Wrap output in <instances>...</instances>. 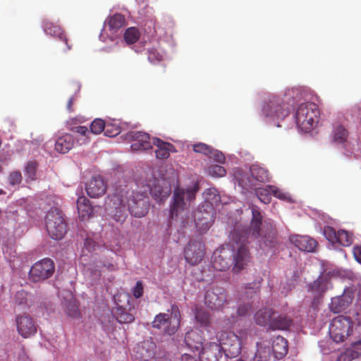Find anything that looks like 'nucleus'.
Returning a JSON list of instances; mask_svg holds the SVG:
<instances>
[{"mask_svg":"<svg viewBox=\"0 0 361 361\" xmlns=\"http://www.w3.org/2000/svg\"><path fill=\"white\" fill-rule=\"evenodd\" d=\"M114 204L121 205L126 202L130 214L135 217H143L149 211V203L147 192H135L128 185L116 186L111 196Z\"/></svg>","mask_w":361,"mask_h":361,"instance_id":"nucleus-1","label":"nucleus"},{"mask_svg":"<svg viewBox=\"0 0 361 361\" xmlns=\"http://www.w3.org/2000/svg\"><path fill=\"white\" fill-rule=\"evenodd\" d=\"M199 190L197 183L185 190L176 187L173 193L172 202L170 206V219L172 220H180V222H185L189 216L188 211L185 201V196L188 202L195 199L196 193Z\"/></svg>","mask_w":361,"mask_h":361,"instance_id":"nucleus-2","label":"nucleus"},{"mask_svg":"<svg viewBox=\"0 0 361 361\" xmlns=\"http://www.w3.org/2000/svg\"><path fill=\"white\" fill-rule=\"evenodd\" d=\"M250 178L247 174L243 173L242 169H238L234 172V178L243 190H248L254 188L255 183L254 181L265 183L269 180L268 171L257 164H253L250 168Z\"/></svg>","mask_w":361,"mask_h":361,"instance_id":"nucleus-3","label":"nucleus"},{"mask_svg":"<svg viewBox=\"0 0 361 361\" xmlns=\"http://www.w3.org/2000/svg\"><path fill=\"white\" fill-rule=\"evenodd\" d=\"M319 115L317 106L312 102L301 104L295 113V122L303 132H310L313 128Z\"/></svg>","mask_w":361,"mask_h":361,"instance_id":"nucleus-4","label":"nucleus"},{"mask_svg":"<svg viewBox=\"0 0 361 361\" xmlns=\"http://www.w3.org/2000/svg\"><path fill=\"white\" fill-rule=\"evenodd\" d=\"M170 311V315L166 313L157 314L152 322V326L166 334L173 335L177 331L181 318L179 308L176 305H172Z\"/></svg>","mask_w":361,"mask_h":361,"instance_id":"nucleus-5","label":"nucleus"},{"mask_svg":"<svg viewBox=\"0 0 361 361\" xmlns=\"http://www.w3.org/2000/svg\"><path fill=\"white\" fill-rule=\"evenodd\" d=\"M262 113L266 117L277 122V127H280L279 122L289 115L290 107L281 97L271 96L263 106Z\"/></svg>","mask_w":361,"mask_h":361,"instance_id":"nucleus-6","label":"nucleus"},{"mask_svg":"<svg viewBox=\"0 0 361 361\" xmlns=\"http://www.w3.org/2000/svg\"><path fill=\"white\" fill-rule=\"evenodd\" d=\"M46 228L49 236L56 240L62 239L66 233L67 225L57 208H51L46 216Z\"/></svg>","mask_w":361,"mask_h":361,"instance_id":"nucleus-7","label":"nucleus"},{"mask_svg":"<svg viewBox=\"0 0 361 361\" xmlns=\"http://www.w3.org/2000/svg\"><path fill=\"white\" fill-rule=\"evenodd\" d=\"M218 344L228 358L237 357L241 352L242 341L239 336L233 332L219 331L216 334Z\"/></svg>","mask_w":361,"mask_h":361,"instance_id":"nucleus-8","label":"nucleus"},{"mask_svg":"<svg viewBox=\"0 0 361 361\" xmlns=\"http://www.w3.org/2000/svg\"><path fill=\"white\" fill-rule=\"evenodd\" d=\"M353 322L350 317L339 315L329 326V334L336 343L343 342L353 332Z\"/></svg>","mask_w":361,"mask_h":361,"instance_id":"nucleus-9","label":"nucleus"},{"mask_svg":"<svg viewBox=\"0 0 361 361\" xmlns=\"http://www.w3.org/2000/svg\"><path fill=\"white\" fill-rule=\"evenodd\" d=\"M54 271V261L49 258H44L32 266L28 274L29 279L34 283L42 281L50 278Z\"/></svg>","mask_w":361,"mask_h":361,"instance_id":"nucleus-10","label":"nucleus"},{"mask_svg":"<svg viewBox=\"0 0 361 361\" xmlns=\"http://www.w3.org/2000/svg\"><path fill=\"white\" fill-rule=\"evenodd\" d=\"M215 219V209L212 205L203 204L194 213L196 228L204 233L211 227Z\"/></svg>","mask_w":361,"mask_h":361,"instance_id":"nucleus-11","label":"nucleus"},{"mask_svg":"<svg viewBox=\"0 0 361 361\" xmlns=\"http://www.w3.org/2000/svg\"><path fill=\"white\" fill-rule=\"evenodd\" d=\"M233 250L230 245H222L212 255V264L216 271H224L232 266Z\"/></svg>","mask_w":361,"mask_h":361,"instance_id":"nucleus-12","label":"nucleus"},{"mask_svg":"<svg viewBox=\"0 0 361 361\" xmlns=\"http://www.w3.org/2000/svg\"><path fill=\"white\" fill-rule=\"evenodd\" d=\"M15 323L18 334L24 338L35 335L37 331V325L34 319L26 313L17 314Z\"/></svg>","mask_w":361,"mask_h":361,"instance_id":"nucleus-13","label":"nucleus"},{"mask_svg":"<svg viewBox=\"0 0 361 361\" xmlns=\"http://www.w3.org/2000/svg\"><path fill=\"white\" fill-rule=\"evenodd\" d=\"M226 301V291L224 288L213 286L206 291L204 303L211 310H220Z\"/></svg>","mask_w":361,"mask_h":361,"instance_id":"nucleus-14","label":"nucleus"},{"mask_svg":"<svg viewBox=\"0 0 361 361\" xmlns=\"http://www.w3.org/2000/svg\"><path fill=\"white\" fill-rule=\"evenodd\" d=\"M204 254V244L200 240H190L184 251L186 262L192 265L200 263Z\"/></svg>","mask_w":361,"mask_h":361,"instance_id":"nucleus-15","label":"nucleus"},{"mask_svg":"<svg viewBox=\"0 0 361 361\" xmlns=\"http://www.w3.org/2000/svg\"><path fill=\"white\" fill-rule=\"evenodd\" d=\"M237 248L233 245V257H232V271L235 274H238L246 268L250 261V253L245 245H238L236 243Z\"/></svg>","mask_w":361,"mask_h":361,"instance_id":"nucleus-16","label":"nucleus"},{"mask_svg":"<svg viewBox=\"0 0 361 361\" xmlns=\"http://www.w3.org/2000/svg\"><path fill=\"white\" fill-rule=\"evenodd\" d=\"M126 139L130 141L133 151H145L152 148L149 135L141 131H131L126 134Z\"/></svg>","mask_w":361,"mask_h":361,"instance_id":"nucleus-17","label":"nucleus"},{"mask_svg":"<svg viewBox=\"0 0 361 361\" xmlns=\"http://www.w3.org/2000/svg\"><path fill=\"white\" fill-rule=\"evenodd\" d=\"M106 188V183L100 176L92 177L85 186L87 194L92 198H98L104 195Z\"/></svg>","mask_w":361,"mask_h":361,"instance_id":"nucleus-18","label":"nucleus"},{"mask_svg":"<svg viewBox=\"0 0 361 361\" xmlns=\"http://www.w3.org/2000/svg\"><path fill=\"white\" fill-rule=\"evenodd\" d=\"M43 28L46 34L58 38L61 42H64L66 46L63 49L64 51H68L71 49V45L68 44V39L66 35L59 25L54 24L49 20H44L43 23Z\"/></svg>","mask_w":361,"mask_h":361,"instance_id":"nucleus-19","label":"nucleus"},{"mask_svg":"<svg viewBox=\"0 0 361 361\" xmlns=\"http://www.w3.org/2000/svg\"><path fill=\"white\" fill-rule=\"evenodd\" d=\"M253 189L255 190V195L258 199L264 204L270 203L271 200V195L279 199L285 198V194L274 185H268L264 188H258L255 186Z\"/></svg>","mask_w":361,"mask_h":361,"instance_id":"nucleus-20","label":"nucleus"},{"mask_svg":"<svg viewBox=\"0 0 361 361\" xmlns=\"http://www.w3.org/2000/svg\"><path fill=\"white\" fill-rule=\"evenodd\" d=\"M201 361H219L222 356L221 348L216 342H209L199 353Z\"/></svg>","mask_w":361,"mask_h":361,"instance_id":"nucleus-21","label":"nucleus"},{"mask_svg":"<svg viewBox=\"0 0 361 361\" xmlns=\"http://www.w3.org/2000/svg\"><path fill=\"white\" fill-rule=\"evenodd\" d=\"M290 240V242L300 250L305 252H313L317 245V242L316 240L306 235H292Z\"/></svg>","mask_w":361,"mask_h":361,"instance_id":"nucleus-22","label":"nucleus"},{"mask_svg":"<svg viewBox=\"0 0 361 361\" xmlns=\"http://www.w3.org/2000/svg\"><path fill=\"white\" fill-rule=\"evenodd\" d=\"M329 280L326 278L319 276L317 280L310 284L309 290L314 294L312 305L319 303V300L323 296L328 289Z\"/></svg>","mask_w":361,"mask_h":361,"instance_id":"nucleus-23","label":"nucleus"},{"mask_svg":"<svg viewBox=\"0 0 361 361\" xmlns=\"http://www.w3.org/2000/svg\"><path fill=\"white\" fill-rule=\"evenodd\" d=\"M277 243L276 231L269 225L261 236L260 247L264 251H269L275 248Z\"/></svg>","mask_w":361,"mask_h":361,"instance_id":"nucleus-24","label":"nucleus"},{"mask_svg":"<svg viewBox=\"0 0 361 361\" xmlns=\"http://www.w3.org/2000/svg\"><path fill=\"white\" fill-rule=\"evenodd\" d=\"M152 144L157 147L155 154L157 159H167L169 157L171 152H176L174 145L169 142H164L158 137L152 138Z\"/></svg>","mask_w":361,"mask_h":361,"instance_id":"nucleus-25","label":"nucleus"},{"mask_svg":"<svg viewBox=\"0 0 361 361\" xmlns=\"http://www.w3.org/2000/svg\"><path fill=\"white\" fill-rule=\"evenodd\" d=\"M203 338L200 332L196 330H190L185 334V343L192 351L200 352L203 343Z\"/></svg>","mask_w":361,"mask_h":361,"instance_id":"nucleus-26","label":"nucleus"},{"mask_svg":"<svg viewBox=\"0 0 361 361\" xmlns=\"http://www.w3.org/2000/svg\"><path fill=\"white\" fill-rule=\"evenodd\" d=\"M353 297L350 294L344 293L331 299L330 308L334 313H339L348 307L352 303Z\"/></svg>","mask_w":361,"mask_h":361,"instance_id":"nucleus-27","label":"nucleus"},{"mask_svg":"<svg viewBox=\"0 0 361 361\" xmlns=\"http://www.w3.org/2000/svg\"><path fill=\"white\" fill-rule=\"evenodd\" d=\"M77 209L79 218L82 221L90 219L93 214V207L90 200L85 196H80L77 200Z\"/></svg>","mask_w":361,"mask_h":361,"instance_id":"nucleus-28","label":"nucleus"},{"mask_svg":"<svg viewBox=\"0 0 361 361\" xmlns=\"http://www.w3.org/2000/svg\"><path fill=\"white\" fill-rule=\"evenodd\" d=\"M292 324V319L285 314L276 315L274 311L272 319L270 322V329L273 330H286Z\"/></svg>","mask_w":361,"mask_h":361,"instance_id":"nucleus-29","label":"nucleus"},{"mask_svg":"<svg viewBox=\"0 0 361 361\" xmlns=\"http://www.w3.org/2000/svg\"><path fill=\"white\" fill-rule=\"evenodd\" d=\"M74 145V138L71 134H65L59 137L55 143V149L61 154L69 152Z\"/></svg>","mask_w":361,"mask_h":361,"instance_id":"nucleus-30","label":"nucleus"},{"mask_svg":"<svg viewBox=\"0 0 361 361\" xmlns=\"http://www.w3.org/2000/svg\"><path fill=\"white\" fill-rule=\"evenodd\" d=\"M288 350V342L283 337L279 336L273 340L272 352L276 358H282L287 354Z\"/></svg>","mask_w":361,"mask_h":361,"instance_id":"nucleus-31","label":"nucleus"},{"mask_svg":"<svg viewBox=\"0 0 361 361\" xmlns=\"http://www.w3.org/2000/svg\"><path fill=\"white\" fill-rule=\"evenodd\" d=\"M274 310L271 308H262L254 315L255 323L262 326L267 325L270 328V322L272 319Z\"/></svg>","mask_w":361,"mask_h":361,"instance_id":"nucleus-32","label":"nucleus"},{"mask_svg":"<svg viewBox=\"0 0 361 361\" xmlns=\"http://www.w3.org/2000/svg\"><path fill=\"white\" fill-rule=\"evenodd\" d=\"M252 218L250 223V230L252 231V235L255 238L259 237L261 225L262 221V216L259 209L252 205Z\"/></svg>","mask_w":361,"mask_h":361,"instance_id":"nucleus-33","label":"nucleus"},{"mask_svg":"<svg viewBox=\"0 0 361 361\" xmlns=\"http://www.w3.org/2000/svg\"><path fill=\"white\" fill-rule=\"evenodd\" d=\"M271 357V349L269 343L260 342L257 343V351L252 361H269Z\"/></svg>","mask_w":361,"mask_h":361,"instance_id":"nucleus-34","label":"nucleus"},{"mask_svg":"<svg viewBox=\"0 0 361 361\" xmlns=\"http://www.w3.org/2000/svg\"><path fill=\"white\" fill-rule=\"evenodd\" d=\"M348 132L344 126L338 124L335 126L331 132L332 142L341 145L344 144L348 139Z\"/></svg>","mask_w":361,"mask_h":361,"instance_id":"nucleus-35","label":"nucleus"},{"mask_svg":"<svg viewBox=\"0 0 361 361\" xmlns=\"http://www.w3.org/2000/svg\"><path fill=\"white\" fill-rule=\"evenodd\" d=\"M126 19L124 16L120 13H116L109 17L107 26L109 30L114 33L125 25Z\"/></svg>","mask_w":361,"mask_h":361,"instance_id":"nucleus-36","label":"nucleus"},{"mask_svg":"<svg viewBox=\"0 0 361 361\" xmlns=\"http://www.w3.org/2000/svg\"><path fill=\"white\" fill-rule=\"evenodd\" d=\"M13 302L16 306L26 309L30 306V295L27 291L20 290L14 295Z\"/></svg>","mask_w":361,"mask_h":361,"instance_id":"nucleus-37","label":"nucleus"},{"mask_svg":"<svg viewBox=\"0 0 361 361\" xmlns=\"http://www.w3.org/2000/svg\"><path fill=\"white\" fill-rule=\"evenodd\" d=\"M111 204V207L115 209V213L113 214V219L118 223H123L127 217L126 213V207H127L126 202L123 201V204L118 205L114 204L111 201V197L109 198V204Z\"/></svg>","mask_w":361,"mask_h":361,"instance_id":"nucleus-38","label":"nucleus"},{"mask_svg":"<svg viewBox=\"0 0 361 361\" xmlns=\"http://www.w3.org/2000/svg\"><path fill=\"white\" fill-rule=\"evenodd\" d=\"M205 202L204 204L212 205L213 208L217 206L221 202L220 195L214 188H208L204 192Z\"/></svg>","mask_w":361,"mask_h":361,"instance_id":"nucleus-39","label":"nucleus"},{"mask_svg":"<svg viewBox=\"0 0 361 361\" xmlns=\"http://www.w3.org/2000/svg\"><path fill=\"white\" fill-rule=\"evenodd\" d=\"M125 42L128 44L135 43L140 38V32L135 27H128L123 35Z\"/></svg>","mask_w":361,"mask_h":361,"instance_id":"nucleus-40","label":"nucleus"},{"mask_svg":"<svg viewBox=\"0 0 361 361\" xmlns=\"http://www.w3.org/2000/svg\"><path fill=\"white\" fill-rule=\"evenodd\" d=\"M72 131L78 133L81 136V137L78 138L77 140V142H78L80 145L90 142V131L86 126H80L75 127L72 129Z\"/></svg>","mask_w":361,"mask_h":361,"instance_id":"nucleus-41","label":"nucleus"},{"mask_svg":"<svg viewBox=\"0 0 361 361\" xmlns=\"http://www.w3.org/2000/svg\"><path fill=\"white\" fill-rule=\"evenodd\" d=\"M195 319L201 326H207L210 323V315L202 308L195 309Z\"/></svg>","mask_w":361,"mask_h":361,"instance_id":"nucleus-42","label":"nucleus"},{"mask_svg":"<svg viewBox=\"0 0 361 361\" xmlns=\"http://www.w3.org/2000/svg\"><path fill=\"white\" fill-rule=\"evenodd\" d=\"M260 282L253 281L248 283L245 286V298H252L255 295L259 292Z\"/></svg>","mask_w":361,"mask_h":361,"instance_id":"nucleus-43","label":"nucleus"},{"mask_svg":"<svg viewBox=\"0 0 361 361\" xmlns=\"http://www.w3.org/2000/svg\"><path fill=\"white\" fill-rule=\"evenodd\" d=\"M336 243H339L342 246H349L353 243V237L347 231L339 230L337 232V238Z\"/></svg>","mask_w":361,"mask_h":361,"instance_id":"nucleus-44","label":"nucleus"},{"mask_svg":"<svg viewBox=\"0 0 361 361\" xmlns=\"http://www.w3.org/2000/svg\"><path fill=\"white\" fill-rule=\"evenodd\" d=\"M37 163L29 161L25 168V176L27 181H32L36 179Z\"/></svg>","mask_w":361,"mask_h":361,"instance_id":"nucleus-45","label":"nucleus"},{"mask_svg":"<svg viewBox=\"0 0 361 361\" xmlns=\"http://www.w3.org/2000/svg\"><path fill=\"white\" fill-rule=\"evenodd\" d=\"M66 312L68 316L73 318H79L80 312L78 304L75 300H71L66 304Z\"/></svg>","mask_w":361,"mask_h":361,"instance_id":"nucleus-46","label":"nucleus"},{"mask_svg":"<svg viewBox=\"0 0 361 361\" xmlns=\"http://www.w3.org/2000/svg\"><path fill=\"white\" fill-rule=\"evenodd\" d=\"M135 317L124 310H118L116 313V320L121 324H128L133 322Z\"/></svg>","mask_w":361,"mask_h":361,"instance_id":"nucleus-47","label":"nucleus"},{"mask_svg":"<svg viewBox=\"0 0 361 361\" xmlns=\"http://www.w3.org/2000/svg\"><path fill=\"white\" fill-rule=\"evenodd\" d=\"M106 124L104 120L100 118L94 119L90 125V132L93 134H99L104 131Z\"/></svg>","mask_w":361,"mask_h":361,"instance_id":"nucleus-48","label":"nucleus"},{"mask_svg":"<svg viewBox=\"0 0 361 361\" xmlns=\"http://www.w3.org/2000/svg\"><path fill=\"white\" fill-rule=\"evenodd\" d=\"M151 193L155 196L157 201L164 202L170 193V189H160L158 186H155L154 189H151Z\"/></svg>","mask_w":361,"mask_h":361,"instance_id":"nucleus-49","label":"nucleus"},{"mask_svg":"<svg viewBox=\"0 0 361 361\" xmlns=\"http://www.w3.org/2000/svg\"><path fill=\"white\" fill-rule=\"evenodd\" d=\"M208 173L213 177H223L226 175V169L219 165H212L208 168Z\"/></svg>","mask_w":361,"mask_h":361,"instance_id":"nucleus-50","label":"nucleus"},{"mask_svg":"<svg viewBox=\"0 0 361 361\" xmlns=\"http://www.w3.org/2000/svg\"><path fill=\"white\" fill-rule=\"evenodd\" d=\"M148 60L152 63H157L163 60V54L158 51L156 49L152 48L148 49Z\"/></svg>","mask_w":361,"mask_h":361,"instance_id":"nucleus-51","label":"nucleus"},{"mask_svg":"<svg viewBox=\"0 0 361 361\" xmlns=\"http://www.w3.org/2000/svg\"><path fill=\"white\" fill-rule=\"evenodd\" d=\"M324 235L326 237V238L331 243H336L337 238V232L334 228L331 226L325 227L324 228Z\"/></svg>","mask_w":361,"mask_h":361,"instance_id":"nucleus-52","label":"nucleus"},{"mask_svg":"<svg viewBox=\"0 0 361 361\" xmlns=\"http://www.w3.org/2000/svg\"><path fill=\"white\" fill-rule=\"evenodd\" d=\"M212 147L204 143H197L193 145V150L197 153H202L208 156L211 152Z\"/></svg>","mask_w":361,"mask_h":361,"instance_id":"nucleus-53","label":"nucleus"},{"mask_svg":"<svg viewBox=\"0 0 361 361\" xmlns=\"http://www.w3.org/2000/svg\"><path fill=\"white\" fill-rule=\"evenodd\" d=\"M252 309L253 307L252 303H243L238 307V315L243 317L247 316L250 314L251 312L252 311Z\"/></svg>","mask_w":361,"mask_h":361,"instance_id":"nucleus-54","label":"nucleus"},{"mask_svg":"<svg viewBox=\"0 0 361 361\" xmlns=\"http://www.w3.org/2000/svg\"><path fill=\"white\" fill-rule=\"evenodd\" d=\"M208 157L211 159H213L216 162H219L221 164H222L225 161V157H224V154L221 152H220L217 149H214L212 147L211 149V152H209V154L208 155Z\"/></svg>","mask_w":361,"mask_h":361,"instance_id":"nucleus-55","label":"nucleus"},{"mask_svg":"<svg viewBox=\"0 0 361 361\" xmlns=\"http://www.w3.org/2000/svg\"><path fill=\"white\" fill-rule=\"evenodd\" d=\"M22 181V175L20 171H13L8 176V182L11 185L20 184Z\"/></svg>","mask_w":361,"mask_h":361,"instance_id":"nucleus-56","label":"nucleus"},{"mask_svg":"<svg viewBox=\"0 0 361 361\" xmlns=\"http://www.w3.org/2000/svg\"><path fill=\"white\" fill-rule=\"evenodd\" d=\"M104 134L107 137H115L121 132L120 128L113 125H106L104 130Z\"/></svg>","mask_w":361,"mask_h":361,"instance_id":"nucleus-57","label":"nucleus"},{"mask_svg":"<svg viewBox=\"0 0 361 361\" xmlns=\"http://www.w3.org/2000/svg\"><path fill=\"white\" fill-rule=\"evenodd\" d=\"M133 295L135 298H140L143 295V286L140 281L136 282L135 287L133 289Z\"/></svg>","mask_w":361,"mask_h":361,"instance_id":"nucleus-58","label":"nucleus"},{"mask_svg":"<svg viewBox=\"0 0 361 361\" xmlns=\"http://www.w3.org/2000/svg\"><path fill=\"white\" fill-rule=\"evenodd\" d=\"M353 255L355 260L359 263H361V246H357L354 247Z\"/></svg>","mask_w":361,"mask_h":361,"instance_id":"nucleus-59","label":"nucleus"},{"mask_svg":"<svg viewBox=\"0 0 361 361\" xmlns=\"http://www.w3.org/2000/svg\"><path fill=\"white\" fill-rule=\"evenodd\" d=\"M94 242L91 239H86L85 242V247L89 251L94 250Z\"/></svg>","mask_w":361,"mask_h":361,"instance_id":"nucleus-60","label":"nucleus"},{"mask_svg":"<svg viewBox=\"0 0 361 361\" xmlns=\"http://www.w3.org/2000/svg\"><path fill=\"white\" fill-rule=\"evenodd\" d=\"M181 361H197V360L190 354L184 353L181 357Z\"/></svg>","mask_w":361,"mask_h":361,"instance_id":"nucleus-61","label":"nucleus"},{"mask_svg":"<svg viewBox=\"0 0 361 361\" xmlns=\"http://www.w3.org/2000/svg\"><path fill=\"white\" fill-rule=\"evenodd\" d=\"M75 102V97H71L68 103H67V109L68 111L70 112H72L73 111V105L74 104V102Z\"/></svg>","mask_w":361,"mask_h":361,"instance_id":"nucleus-62","label":"nucleus"},{"mask_svg":"<svg viewBox=\"0 0 361 361\" xmlns=\"http://www.w3.org/2000/svg\"><path fill=\"white\" fill-rule=\"evenodd\" d=\"M5 194V192L3 190L0 189V195Z\"/></svg>","mask_w":361,"mask_h":361,"instance_id":"nucleus-63","label":"nucleus"},{"mask_svg":"<svg viewBox=\"0 0 361 361\" xmlns=\"http://www.w3.org/2000/svg\"><path fill=\"white\" fill-rule=\"evenodd\" d=\"M236 361H244V360H242V359H238V360H236Z\"/></svg>","mask_w":361,"mask_h":361,"instance_id":"nucleus-64","label":"nucleus"}]
</instances>
